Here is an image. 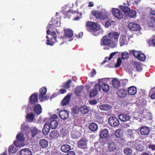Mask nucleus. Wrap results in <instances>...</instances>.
Here are the masks:
<instances>
[{"instance_id":"1","label":"nucleus","mask_w":155,"mask_h":155,"mask_svg":"<svg viewBox=\"0 0 155 155\" xmlns=\"http://www.w3.org/2000/svg\"><path fill=\"white\" fill-rule=\"evenodd\" d=\"M101 45L103 46L110 47L111 48H114L115 45L112 41L111 40L108 35L103 37L101 41Z\"/></svg>"},{"instance_id":"2","label":"nucleus","mask_w":155,"mask_h":155,"mask_svg":"<svg viewBox=\"0 0 155 155\" xmlns=\"http://www.w3.org/2000/svg\"><path fill=\"white\" fill-rule=\"evenodd\" d=\"M92 15L96 18L104 20L107 17V15L105 12H102L97 10L93 11L91 12Z\"/></svg>"},{"instance_id":"3","label":"nucleus","mask_w":155,"mask_h":155,"mask_svg":"<svg viewBox=\"0 0 155 155\" xmlns=\"http://www.w3.org/2000/svg\"><path fill=\"white\" fill-rule=\"evenodd\" d=\"M130 53H132L135 57L137 58L140 61H143L146 59L145 55L143 53H140L139 51H136L134 50H131Z\"/></svg>"},{"instance_id":"4","label":"nucleus","mask_w":155,"mask_h":155,"mask_svg":"<svg viewBox=\"0 0 155 155\" xmlns=\"http://www.w3.org/2000/svg\"><path fill=\"white\" fill-rule=\"evenodd\" d=\"M149 17L151 21L147 22L148 26L155 28V10L152 11L149 15Z\"/></svg>"},{"instance_id":"5","label":"nucleus","mask_w":155,"mask_h":155,"mask_svg":"<svg viewBox=\"0 0 155 155\" xmlns=\"http://www.w3.org/2000/svg\"><path fill=\"white\" fill-rule=\"evenodd\" d=\"M14 145H12L9 147L8 150L9 154L16 153L18 149V147L22 146L18 143V141L16 140L14 141Z\"/></svg>"},{"instance_id":"6","label":"nucleus","mask_w":155,"mask_h":155,"mask_svg":"<svg viewBox=\"0 0 155 155\" xmlns=\"http://www.w3.org/2000/svg\"><path fill=\"white\" fill-rule=\"evenodd\" d=\"M101 85L100 84L97 83L95 84L94 87V88L91 91L89 97H94L96 96L98 94V92L101 90Z\"/></svg>"},{"instance_id":"7","label":"nucleus","mask_w":155,"mask_h":155,"mask_svg":"<svg viewBox=\"0 0 155 155\" xmlns=\"http://www.w3.org/2000/svg\"><path fill=\"white\" fill-rule=\"evenodd\" d=\"M61 22L58 20L56 17H53L52 18L50 23L47 26V28H49L50 27L53 28V26L58 27L60 26Z\"/></svg>"},{"instance_id":"8","label":"nucleus","mask_w":155,"mask_h":155,"mask_svg":"<svg viewBox=\"0 0 155 155\" xmlns=\"http://www.w3.org/2000/svg\"><path fill=\"white\" fill-rule=\"evenodd\" d=\"M108 122L110 125L112 127H115L119 124V120L115 117H110L108 120Z\"/></svg>"},{"instance_id":"9","label":"nucleus","mask_w":155,"mask_h":155,"mask_svg":"<svg viewBox=\"0 0 155 155\" xmlns=\"http://www.w3.org/2000/svg\"><path fill=\"white\" fill-rule=\"evenodd\" d=\"M128 27L130 30L133 31H138L141 29L139 25L133 22L130 23L128 24Z\"/></svg>"},{"instance_id":"10","label":"nucleus","mask_w":155,"mask_h":155,"mask_svg":"<svg viewBox=\"0 0 155 155\" xmlns=\"http://www.w3.org/2000/svg\"><path fill=\"white\" fill-rule=\"evenodd\" d=\"M86 26L94 31H97L99 30L97 24L94 22H88L86 23Z\"/></svg>"},{"instance_id":"11","label":"nucleus","mask_w":155,"mask_h":155,"mask_svg":"<svg viewBox=\"0 0 155 155\" xmlns=\"http://www.w3.org/2000/svg\"><path fill=\"white\" fill-rule=\"evenodd\" d=\"M87 141L85 138H82L78 143V147L82 149H85L87 147Z\"/></svg>"},{"instance_id":"12","label":"nucleus","mask_w":155,"mask_h":155,"mask_svg":"<svg viewBox=\"0 0 155 155\" xmlns=\"http://www.w3.org/2000/svg\"><path fill=\"white\" fill-rule=\"evenodd\" d=\"M39 92L40 96L39 97L40 99H41V101L47 99L45 96L47 92V89L45 87H43L40 88Z\"/></svg>"},{"instance_id":"13","label":"nucleus","mask_w":155,"mask_h":155,"mask_svg":"<svg viewBox=\"0 0 155 155\" xmlns=\"http://www.w3.org/2000/svg\"><path fill=\"white\" fill-rule=\"evenodd\" d=\"M112 14L116 18L121 19L123 18V15L118 9L114 8L112 9Z\"/></svg>"},{"instance_id":"14","label":"nucleus","mask_w":155,"mask_h":155,"mask_svg":"<svg viewBox=\"0 0 155 155\" xmlns=\"http://www.w3.org/2000/svg\"><path fill=\"white\" fill-rule=\"evenodd\" d=\"M38 93H34L29 98V102L31 104H35L38 100Z\"/></svg>"},{"instance_id":"15","label":"nucleus","mask_w":155,"mask_h":155,"mask_svg":"<svg viewBox=\"0 0 155 155\" xmlns=\"http://www.w3.org/2000/svg\"><path fill=\"white\" fill-rule=\"evenodd\" d=\"M59 116L63 120H66L68 118L69 116V113L66 110L60 111L59 112Z\"/></svg>"},{"instance_id":"16","label":"nucleus","mask_w":155,"mask_h":155,"mask_svg":"<svg viewBox=\"0 0 155 155\" xmlns=\"http://www.w3.org/2000/svg\"><path fill=\"white\" fill-rule=\"evenodd\" d=\"M107 145L108 149L109 152H113L117 149V146L113 141L108 143Z\"/></svg>"},{"instance_id":"17","label":"nucleus","mask_w":155,"mask_h":155,"mask_svg":"<svg viewBox=\"0 0 155 155\" xmlns=\"http://www.w3.org/2000/svg\"><path fill=\"white\" fill-rule=\"evenodd\" d=\"M100 137L101 139H104L107 138L109 136V131L107 129L105 128L100 131Z\"/></svg>"},{"instance_id":"18","label":"nucleus","mask_w":155,"mask_h":155,"mask_svg":"<svg viewBox=\"0 0 155 155\" xmlns=\"http://www.w3.org/2000/svg\"><path fill=\"white\" fill-rule=\"evenodd\" d=\"M116 94L119 97L122 98L126 96L127 92L125 90L120 89L117 91Z\"/></svg>"},{"instance_id":"19","label":"nucleus","mask_w":155,"mask_h":155,"mask_svg":"<svg viewBox=\"0 0 155 155\" xmlns=\"http://www.w3.org/2000/svg\"><path fill=\"white\" fill-rule=\"evenodd\" d=\"M49 136L51 140H54L58 138L60 136V134L58 131L54 130L51 132Z\"/></svg>"},{"instance_id":"20","label":"nucleus","mask_w":155,"mask_h":155,"mask_svg":"<svg viewBox=\"0 0 155 155\" xmlns=\"http://www.w3.org/2000/svg\"><path fill=\"white\" fill-rule=\"evenodd\" d=\"M108 35L110 37L111 40L114 38L116 41H117L120 35V34L117 32L112 31L109 33Z\"/></svg>"},{"instance_id":"21","label":"nucleus","mask_w":155,"mask_h":155,"mask_svg":"<svg viewBox=\"0 0 155 155\" xmlns=\"http://www.w3.org/2000/svg\"><path fill=\"white\" fill-rule=\"evenodd\" d=\"M131 117L124 114H120L119 115V118L121 121L126 122L130 120Z\"/></svg>"},{"instance_id":"22","label":"nucleus","mask_w":155,"mask_h":155,"mask_svg":"<svg viewBox=\"0 0 155 155\" xmlns=\"http://www.w3.org/2000/svg\"><path fill=\"white\" fill-rule=\"evenodd\" d=\"M140 131L142 135H146L150 132V128L147 127L143 126L140 128Z\"/></svg>"},{"instance_id":"23","label":"nucleus","mask_w":155,"mask_h":155,"mask_svg":"<svg viewBox=\"0 0 155 155\" xmlns=\"http://www.w3.org/2000/svg\"><path fill=\"white\" fill-rule=\"evenodd\" d=\"M140 141L138 140H136L134 141L131 140L128 142L127 145L131 148L136 149Z\"/></svg>"},{"instance_id":"24","label":"nucleus","mask_w":155,"mask_h":155,"mask_svg":"<svg viewBox=\"0 0 155 155\" xmlns=\"http://www.w3.org/2000/svg\"><path fill=\"white\" fill-rule=\"evenodd\" d=\"M20 153L21 155H32V153L31 150L28 148L22 149Z\"/></svg>"},{"instance_id":"25","label":"nucleus","mask_w":155,"mask_h":155,"mask_svg":"<svg viewBox=\"0 0 155 155\" xmlns=\"http://www.w3.org/2000/svg\"><path fill=\"white\" fill-rule=\"evenodd\" d=\"M64 35L65 38H70L73 35V32L71 30L68 29L65 30Z\"/></svg>"},{"instance_id":"26","label":"nucleus","mask_w":155,"mask_h":155,"mask_svg":"<svg viewBox=\"0 0 155 155\" xmlns=\"http://www.w3.org/2000/svg\"><path fill=\"white\" fill-rule=\"evenodd\" d=\"M128 43L127 38L125 35H121L120 39V46H122Z\"/></svg>"},{"instance_id":"27","label":"nucleus","mask_w":155,"mask_h":155,"mask_svg":"<svg viewBox=\"0 0 155 155\" xmlns=\"http://www.w3.org/2000/svg\"><path fill=\"white\" fill-rule=\"evenodd\" d=\"M46 38L47 40H46L47 42L46 43L48 45L52 46L55 42L58 41L56 39L53 38H49L48 36H47Z\"/></svg>"},{"instance_id":"28","label":"nucleus","mask_w":155,"mask_h":155,"mask_svg":"<svg viewBox=\"0 0 155 155\" xmlns=\"http://www.w3.org/2000/svg\"><path fill=\"white\" fill-rule=\"evenodd\" d=\"M34 111L37 114H40L42 112V108L40 105L39 104L35 105Z\"/></svg>"},{"instance_id":"29","label":"nucleus","mask_w":155,"mask_h":155,"mask_svg":"<svg viewBox=\"0 0 155 155\" xmlns=\"http://www.w3.org/2000/svg\"><path fill=\"white\" fill-rule=\"evenodd\" d=\"M71 96V95L68 94L65 97L61 102L62 106H65L68 104L70 101Z\"/></svg>"},{"instance_id":"30","label":"nucleus","mask_w":155,"mask_h":155,"mask_svg":"<svg viewBox=\"0 0 155 155\" xmlns=\"http://www.w3.org/2000/svg\"><path fill=\"white\" fill-rule=\"evenodd\" d=\"M127 91L130 95H134L137 92V88L135 86H132L128 88Z\"/></svg>"},{"instance_id":"31","label":"nucleus","mask_w":155,"mask_h":155,"mask_svg":"<svg viewBox=\"0 0 155 155\" xmlns=\"http://www.w3.org/2000/svg\"><path fill=\"white\" fill-rule=\"evenodd\" d=\"M43 134L44 135H46L48 134L49 131V127H48V123L46 122L42 129Z\"/></svg>"},{"instance_id":"32","label":"nucleus","mask_w":155,"mask_h":155,"mask_svg":"<svg viewBox=\"0 0 155 155\" xmlns=\"http://www.w3.org/2000/svg\"><path fill=\"white\" fill-rule=\"evenodd\" d=\"M112 83L113 86L117 89L120 86V81L116 78H114L112 80Z\"/></svg>"},{"instance_id":"33","label":"nucleus","mask_w":155,"mask_h":155,"mask_svg":"<svg viewBox=\"0 0 155 155\" xmlns=\"http://www.w3.org/2000/svg\"><path fill=\"white\" fill-rule=\"evenodd\" d=\"M58 125V122L55 120H53L50 121L49 127H51V129H55Z\"/></svg>"},{"instance_id":"34","label":"nucleus","mask_w":155,"mask_h":155,"mask_svg":"<svg viewBox=\"0 0 155 155\" xmlns=\"http://www.w3.org/2000/svg\"><path fill=\"white\" fill-rule=\"evenodd\" d=\"M70 146L68 144H64L61 147V151L64 153L68 152L71 149Z\"/></svg>"},{"instance_id":"35","label":"nucleus","mask_w":155,"mask_h":155,"mask_svg":"<svg viewBox=\"0 0 155 155\" xmlns=\"http://www.w3.org/2000/svg\"><path fill=\"white\" fill-rule=\"evenodd\" d=\"M16 138L17 140L16 141H18L19 143L20 142H23L25 140L24 134L21 133L17 134Z\"/></svg>"},{"instance_id":"36","label":"nucleus","mask_w":155,"mask_h":155,"mask_svg":"<svg viewBox=\"0 0 155 155\" xmlns=\"http://www.w3.org/2000/svg\"><path fill=\"white\" fill-rule=\"evenodd\" d=\"M40 146L43 148H46L48 145V142L45 139H41L39 141Z\"/></svg>"},{"instance_id":"37","label":"nucleus","mask_w":155,"mask_h":155,"mask_svg":"<svg viewBox=\"0 0 155 155\" xmlns=\"http://www.w3.org/2000/svg\"><path fill=\"white\" fill-rule=\"evenodd\" d=\"M80 110L81 113L86 114L88 113L89 109L87 106H83L80 107Z\"/></svg>"},{"instance_id":"38","label":"nucleus","mask_w":155,"mask_h":155,"mask_svg":"<svg viewBox=\"0 0 155 155\" xmlns=\"http://www.w3.org/2000/svg\"><path fill=\"white\" fill-rule=\"evenodd\" d=\"M89 128L91 130L95 131L97 129L98 126L96 124L94 123H92L89 125Z\"/></svg>"},{"instance_id":"39","label":"nucleus","mask_w":155,"mask_h":155,"mask_svg":"<svg viewBox=\"0 0 155 155\" xmlns=\"http://www.w3.org/2000/svg\"><path fill=\"white\" fill-rule=\"evenodd\" d=\"M148 43L150 46L155 47V36L153 35L150 38Z\"/></svg>"},{"instance_id":"40","label":"nucleus","mask_w":155,"mask_h":155,"mask_svg":"<svg viewBox=\"0 0 155 155\" xmlns=\"http://www.w3.org/2000/svg\"><path fill=\"white\" fill-rule=\"evenodd\" d=\"M31 136L33 137L38 133L41 131H39L37 127H34L31 129Z\"/></svg>"},{"instance_id":"41","label":"nucleus","mask_w":155,"mask_h":155,"mask_svg":"<svg viewBox=\"0 0 155 155\" xmlns=\"http://www.w3.org/2000/svg\"><path fill=\"white\" fill-rule=\"evenodd\" d=\"M100 109L103 110H107L111 108V106L107 104H102L100 106Z\"/></svg>"},{"instance_id":"42","label":"nucleus","mask_w":155,"mask_h":155,"mask_svg":"<svg viewBox=\"0 0 155 155\" xmlns=\"http://www.w3.org/2000/svg\"><path fill=\"white\" fill-rule=\"evenodd\" d=\"M127 14H128V16L131 18H134L137 16L136 12L134 10H130Z\"/></svg>"},{"instance_id":"43","label":"nucleus","mask_w":155,"mask_h":155,"mask_svg":"<svg viewBox=\"0 0 155 155\" xmlns=\"http://www.w3.org/2000/svg\"><path fill=\"white\" fill-rule=\"evenodd\" d=\"M35 115L34 114L31 113L29 114H27L26 116V119L29 121L32 122L35 118Z\"/></svg>"},{"instance_id":"44","label":"nucleus","mask_w":155,"mask_h":155,"mask_svg":"<svg viewBox=\"0 0 155 155\" xmlns=\"http://www.w3.org/2000/svg\"><path fill=\"white\" fill-rule=\"evenodd\" d=\"M83 90L82 86L77 87L75 89V94L77 96H80Z\"/></svg>"},{"instance_id":"45","label":"nucleus","mask_w":155,"mask_h":155,"mask_svg":"<svg viewBox=\"0 0 155 155\" xmlns=\"http://www.w3.org/2000/svg\"><path fill=\"white\" fill-rule=\"evenodd\" d=\"M102 90L105 92H108L110 89V87L108 85L104 83L102 84Z\"/></svg>"},{"instance_id":"46","label":"nucleus","mask_w":155,"mask_h":155,"mask_svg":"<svg viewBox=\"0 0 155 155\" xmlns=\"http://www.w3.org/2000/svg\"><path fill=\"white\" fill-rule=\"evenodd\" d=\"M119 7L125 14H127L130 10L129 8L125 5H120Z\"/></svg>"},{"instance_id":"47","label":"nucleus","mask_w":155,"mask_h":155,"mask_svg":"<svg viewBox=\"0 0 155 155\" xmlns=\"http://www.w3.org/2000/svg\"><path fill=\"white\" fill-rule=\"evenodd\" d=\"M71 10L70 9L67 11L63 12V16L64 18H70L71 17Z\"/></svg>"},{"instance_id":"48","label":"nucleus","mask_w":155,"mask_h":155,"mask_svg":"<svg viewBox=\"0 0 155 155\" xmlns=\"http://www.w3.org/2000/svg\"><path fill=\"white\" fill-rule=\"evenodd\" d=\"M114 134L117 138H120L123 136L122 133L119 129H117L115 131Z\"/></svg>"},{"instance_id":"49","label":"nucleus","mask_w":155,"mask_h":155,"mask_svg":"<svg viewBox=\"0 0 155 155\" xmlns=\"http://www.w3.org/2000/svg\"><path fill=\"white\" fill-rule=\"evenodd\" d=\"M136 149L137 150L140 151H143L144 150V147L141 144L140 141V142L137 145V146Z\"/></svg>"},{"instance_id":"50","label":"nucleus","mask_w":155,"mask_h":155,"mask_svg":"<svg viewBox=\"0 0 155 155\" xmlns=\"http://www.w3.org/2000/svg\"><path fill=\"white\" fill-rule=\"evenodd\" d=\"M132 150L129 148L127 147L124 148V153L126 155H130L132 153Z\"/></svg>"},{"instance_id":"51","label":"nucleus","mask_w":155,"mask_h":155,"mask_svg":"<svg viewBox=\"0 0 155 155\" xmlns=\"http://www.w3.org/2000/svg\"><path fill=\"white\" fill-rule=\"evenodd\" d=\"M71 83V79L68 80L67 82L63 84V87L66 89H69L70 87V84Z\"/></svg>"},{"instance_id":"52","label":"nucleus","mask_w":155,"mask_h":155,"mask_svg":"<svg viewBox=\"0 0 155 155\" xmlns=\"http://www.w3.org/2000/svg\"><path fill=\"white\" fill-rule=\"evenodd\" d=\"M118 143L121 145V146H124L126 143V141L124 138H121L118 140Z\"/></svg>"},{"instance_id":"53","label":"nucleus","mask_w":155,"mask_h":155,"mask_svg":"<svg viewBox=\"0 0 155 155\" xmlns=\"http://www.w3.org/2000/svg\"><path fill=\"white\" fill-rule=\"evenodd\" d=\"M115 23V22L112 20H109L107 21L105 23V27H108L109 26H110L111 25H114V24Z\"/></svg>"},{"instance_id":"54","label":"nucleus","mask_w":155,"mask_h":155,"mask_svg":"<svg viewBox=\"0 0 155 155\" xmlns=\"http://www.w3.org/2000/svg\"><path fill=\"white\" fill-rule=\"evenodd\" d=\"M150 95V98L151 99H155V90L153 88L151 89L149 93V95Z\"/></svg>"},{"instance_id":"55","label":"nucleus","mask_w":155,"mask_h":155,"mask_svg":"<svg viewBox=\"0 0 155 155\" xmlns=\"http://www.w3.org/2000/svg\"><path fill=\"white\" fill-rule=\"evenodd\" d=\"M129 58V55L128 53L125 51L123 52L121 54V58L123 59H127Z\"/></svg>"},{"instance_id":"56","label":"nucleus","mask_w":155,"mask_h":155,"mask_svg":"<svg viewBox=\"0 0 155 155\" xmlns=\"http://www.w3.org/2000/svg\"><path fill=\"white\" fill-rule=\"evenodd\" d=\"M72 111L74 114H78L79 112L78 107L77 106L74 107L72 109Z\"/></svg>"},{"instance_id":"57","label":"nucleus","mask_w":155,"mask_h":155,"mask_svg":"<svg viewBox=\"0 0 155 155\" xmlns=\"http://www.w3.org/2000/svg\"><path fill=\"white\" fill-rule=\"evenodd\" d=\"M127 80L126 79L120 80V86H125L127 83Z\"/></svg>"},{"instance_id":"58","label":"nucleus","mask_w":155,"mask_h":155,"mask_svg":"<svg viewBox=\"0 0 155 155\" xmlns=\"http://www.w3.org/2000/svg\"><path fill=\"white\" fill-rule=\"evenodd\" d=\"M122 62V60L120 58L117 59V63L115 64V67L116 68L119 67L121 64Z\"/></svg>"},{"instance_id":"59","label":"nucleus","mask_w":155,"mask_h":155,"mask_svg":"<svg viewBox=\"0 0 155 155\" xmlns=\"http://www.w3.org/2000/svg\"><path fill=\"white\" fill-rule=\"evenodd\" d=\"M136 68L137 70L138 71H140L142 70V68L141 67V66L140 65V64L137 62L135 64Z\"/></svg>"},{"instance_id":"60","label":"nucleus","mask_w":155,"mask_h":155,"mask_svg":"<svg viewBox=\"0 0 155 155\" xmlns=\"http://www.w3.org/2000/svg\"><path fill=\"white\" fill-rule=\"evenodd\" d=\"M64 37L63 36H61V37H58V40L60 42V45H61L64 43Z\"/></svg>"},{"instance_id":"61","label":"nucleus","mask_w":155,"mask_h":155,"mask_svg":"<svg viewBox=\"0 0 155 155\" xmlns=\"http://www.w3.org/2000/svg\"><path fill=\"white\" fill-rule=\"evenodd\" d=\"M61 134L64 136H66L67 134V130L66 129L63 128L62 129L61 131Z\"/></svg>"},{"instance_id":"62","label":"nucleus","mask_w":155,"mask_h":155,"mask_svg":"<svg viewBox=\"0 0 155 155\" xmlns=\"http://www.w3.org/2000/svg\"><path fill=\"white\" fill-rule=\"evenodd\" d=\"M127 134L128 135L131 137L133 135V130L131 129H128L127 130Z\"/></svg>"},{"instance_id":"63","label":"nucleus","mask_w":155,"mask_h":155,"mask_svg":"<svg viewBox=\"0 0 155 155\" xmlns=\"http://www.w3.org/2000/svg\"><path fill=\"white\" fill-rule=\"evenodd\" d=\"M50 35H51V37L53 38L57 39V35L55 31L52 32L51 34Z\"/></svg>"},{"instance_id":"64","label":"nucleus","mask_w":155,"mask_h":155,"mask_svg":"<svg viewBox=\"0 0 155 155\" xmlns=\"http://www.w3.org/2000/svg\"><path fill=\"white\" fill-rule=\"evenodd\" d=\"M148 147L151 149L152 150H155V145L154 144H149L148 145Z\"/></svg>"}]
</instances>
